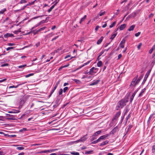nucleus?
I'll use <instances>...</instances> for the list:
<instances>
[{
	"mask_svg": "<svg viewBox=\"0 0 155 155\" xmlns=\"http://www.w3.org/2000/svg\"><path fill=\"white\" fill-rule=\"evenodd\" d=\"M57 3V2H56L54 4V5H52L51 7V8L48 10V12H50L54 8V6H55L56 5Z\"/></svg>",
	"mask_w": 155,
	"mask_h": 155,
	"instance_id": "obj_14",
	"label": "nucleus"
},
{
	"mask_svg": "<svg viewBox=\"0 0 155 155\" xmlns=\"http://www.w3.org/2000/svg\"><path fill=\"white\" fill-rule=\"evenodd\" d=\"M122 57V55L121 54H120L118 55V59H119L120 58Z\"/></svg>",
	"mask_w": 155,
	"mask_h": 155,
	"instance_id": "obj_63",
	"label": "nucleus"
},
{
	"mask_svg": "<svg viewBox=\"0 0 155 155\" xmlns=\"http://www.w3.org/2000/svg\"><path fill=\"white\" fill-rule=\"evenodd\" d=\"M116 22V21L114 22L112 24L110 25L109 26V27L110 28H112L114 27L115 25Z\"/></svg>",
	"mask_w": 155,
	"mask_h": 155,
	"instance_id": "obj_30",
	"label": "nucleus"
},
{
	"mask_svg": "<svg viewBox=\"0 0 155 155\" xmlns=\"http://www.w3.org/2000/svg\"><path fill=\"white\" fill-rule=\"evenodd\" d=\"M118 131V127L117 126L114 127L110 132V134H114L117 132Z\"/></svg>",
	"mask_w": 155,
	"mask_h": 155,
	"instance_id": "obj_4",
	"label": "nucleus"
},
{
	"mask_svg": "<svg viewBox=\"0 0 155 155\" xmlns=\"http://www.w3.org/2000/svg\"><path fill=\"white\" fill-rule=\"evenodd\" d=\"M107 25V23L106 22L105 23V24L104 25H102V27L103 28H104L106 27Z\"/></svg>",
	"mask_w": 155,
	"mask_h": 155,
	"instance_id": "obj_62",
	"label": "nucleus"
},
{
	"mask_svg": "<svg viewBox=\"0 0 155 155\" xmlns=\"http://www.w3.org/2000/svg\"><path fill=\"white\" fill-rule=\"evenodd\" d=\"M41 24H40V23L39 22L36 25H35V26L34 27H34V28H36V27H37L38 26H39V25H41Z\"/></svg>",
	"mask_w": 155,
	"mask_h": 155,
	"instance_id": "obj_56",
	"label": "nucleus"
},
{
	"mask_svg": "<svg viewBox=\"0 0 155 155\" xmlns=\"http://www.w3.org/2000/svg\"><path fill=\"white\" fill-rule=\"evenodd\" d=\"M26 65H27L26 64H24V65H21L19 66L18 67V68H24L26 66Z\"/></svg>",
	"mask_w": 155,
	"mask_h": 155,
	"instance_id": "obj_46",
	"label": "nucleus"
},
{
	"mask_svg": "<svg viewBox=\"0 0 155 155\" xmlns=\"http://www.w3.org/2000/svg\"><path fill=\"white\" fill-rule=\"evenodd\" d=\"M155 46H153V47H152V48L149 50V54H151L152 53L154 49Z\"/></svg>",
	"mask_w": 155,
	"mask_h": 155,
	"instance_id": "obj_33",
	"label": "nucleus"
},
{
	"mask_svg": "<svg viewBox=\"0 0 155 155\" xmlns=\"http://www.w3.org/2000/svg\"><path fill=\"white\" fill-rule=\"evenodd\" d=\"M145 90H146V89L145 88H144L142 90V91H141V92H140V94H139V97H140L143 94V92L145 91Z\"/></svg>",
	"mask_w": 155,
	"mask_h": 155,
	"instance_id": "obj_29",
	"label": "nucleus"
},
{
	"mask_svg": "<svg viewBox=\"0 0 155 155\" xmlns=\"http://www.w3.org/2000/svg\"><path fill=\"white\" fill-rule=\"evenodd\" d=\"M51 150H46L43 151H42L41 152H39V153H46L47 152H49V153L51 152Z\"/></svg>",
	"mask_w": 155,
	"mask_h": 155,
	"instance_id": "obj_22",
	"label": "nucleus"
},
{
	"mask_svg": "<svg viewBox=\"0 0 155 155\" xmlns=\"http://www.w3.org/2000/svg\"><path fill=\"white\" fill-rule=\"evenodd\" d=\"M76 84H80L81 83V81L77 79H74L73 80Z\"/></svg>",
	"mask_w": 155,
	"mask_h": 155,
	"instance_id": "obj_28",
	"label": "nucleus"
},
{
	"mask_svg": "<svg viewBox=\"0 0 155 155\" xmlns=\"http://www.w3.org/2000/svg\"><path fill=\"white\" fill-rule=\"evenodd\" d=\"M27 2V1L25 0H21L20 1V4H23Z\"/></svg>",
	"mask_w": 155,
	"mask_h": 155,
	"instance_id": "obj_45",
	"label": "nucleus"
},
{
	"mask_svg": "<svg viewBox=\"0 0 155 155\" xmlns=\"http://www.w3.org/2000/svg\"><path fill=\"white\" fill-rule=\"evenodd\" d=\"M138 75H137L133 79L130 86H135L136 85L138 84L140 82V80H137L138 78Z\"/></svg>",
	"mask_w": 155,
	"mask_h": 155,
	"instance_id": "obj_2",
	"label": "nucleus"
},
{
	"mask_svg": "<svg viewBox=\"0 0 155 155\" xmlns=\"http://www.w3.org/2000/svg\"><path fill=\"white\" fill-rule=\"evenodd\" d=\"M109 142V141L108 140H106L104 141V142L102 143H101L100 144V146H104L106 144H107Z\"/></svg>",
	"mask_w": 155,
	"mask_h": 155,
	"instance_id": "obj_17",
	"label": "nucleus"
},
{
	"mask_svg": "<svg viewBox=\"0 0 155 155\" xmlns=\"http://www.w3.org/2000/svg\"><path fill=\"white\" fill-rule=\"evenodd\" d=\"M104 38V37L103 36H101L100 38L97 41V45L100 44L101 42H102Z\"/></svg>",
	"mask_w": 155,
	"mask_h": 155,
	"instance_id": "obj_13",
	"label": "nucleus"
},
{
	"mask_svg": "<svg viewBox=\"0 0 155 155\" xmlns=\"http://www.w3.org/2000/svg\"><path fill=\"white\" fill-rule=\"evenodd\" d=\"M53 35V33H51L47 35H46L45 36V38H50V37H52Z\"/></svg>",
	"mask_w": 155,
	"mask_h": 155,
	"instance_id": "obj_31",
	"label": "nucleus"
},
{
	"mask_svg": "<svg viewBox=\"0 0 155 155\" xmlns=\"http://www.w3.org/2000/svg\"><path fill=\"white\" fill-rule=\"evenodd\" d=\"M21 31L20 29H19L18 30L14 31L13 32L16 35L18 34L19 32H21Z\"/></svg>",
	"mask_w": 155,
	"mask_h": 155,
	"instance_id": "obj_23",
	"label": "nucleus"
},
{
	"mask_svg": "<svg viewBox=\"0 0 155 155\" xmlns=\"http://www.w3.org/2000/svg\"><path fill=\"white\" fill-rule=\"evenodd\" d=\"M128 101L126 99H123L117 103V107L118 108H123L126 104Z\"/></svg>",
	"mask_w": 155,
	"mask_h": 155,
	"instance_id": "obj_1",
	"label": "nucleus"
},
{
	"mask_svg": "<svg viewBox=\"0 0 155 155\" xmlns=\"http://www.w3.org/2000/svg\"><path fill=\"white\" fill-rule=\"evenodd\" d=\"M86 17H87L86 15H84V16L81 19V20L79 22V23L80 24H81V23L82 22L84 21L85 20V19L86 18Z\"/></svg>",
	"mask_w": 155,
	"mask_h": 155,
	"instance_id": "obj_19",
	"label": "nucleus"
},
{
	"mask_svg": "<svg viewBox=\"0 0 155 155\" xmlns=\"http://www.w3.org/2000/svg\"><path fill=\"white\" fill-rule=\"evenodd\" d=\"M8 46H12L15 45L14 43H9L8 44Z\"/></svg>",
	"mask_w": 155,
	"mask_h": 155,
	"instance_id": "obj_61",
	"label": "nucleus"
},
{
	"mask_svg": "<svg viewBox=\"0 0 155 155\" xmlns=\"http://www.w3.org/2000/svg\"><path fill=\"white\" fill-rule=\"evenodd\" d=\"M126 40L124 39H123L120 44V46L121 48H124V44Z\"/></svg>",
	"mask_w": 155,
	"mask_h": 155,
	"instance_id": "obj_6",
	"label": "nucleus"
},
{
	"mask_svg": "<svg viewBox=\"0 0 155 155\" xmlns=\"http://www.w3.org/2000/svg\"><path fill=\"white\" fill-rule=\"evenodd\" d=\"M63 90L62 89H60V90L59 91V93H58L59 95H61L63 93Z\"/></svg>",
	"mask_w": 155,
	"mask_h": 155,
	"instance_id": "obj_41",
	"label": "nucleus"
},
{
	"mask_svg": "<svg viewBox=\"0 0 155 155\" xmlns=\"http://www.w3.org/2000/svg\"><path fill=\"white\" fill-rule=\"evenodd\" d=\"M6 80H7V79L5 78L4 79L0 80V83H2V82H3L5 81H6Z\"/></svg>",
	"mask_w": 155,
	"mask_h": 155,
	"instance_id": "obj_60",
	"label": "nucleus"
},
{
	"mask_svg": "<svg viewBox=\"0 0 155 155\" xmlns=\"http://www.w3.org/2000/svg\"><path fill=\"white\" fill-rule=\"evenodd\" d=\"M91 61V60H90V61H87V62H86L85 63H84L83 64V66H84L87 65V64H89L90 62Z\"/></svg>",
	"mask_w": 155,
	"mask_h": 155,
	"instance_id": "obj_44",
	"label": "nucleus"
},
{
	"mask_svg": "<svg viewBox=\"0 0 155 155\" xmlns=\"http://www.w3.org/2000/svg\"><path fill=\"white\" fill-rule=\"evenodd\" d=\"M6 10V8H4L0 11V14H3Z\"/></svg>",
	"mask_w": 155,
	"mask_h": 155,
	"instance_id": "obj_26",
	"label": "nucleus"
},
{
	"mask_svg": "<svg viewBox=\"0 0 155 155\" xmlns=\"http://www.w3.org/2000/svg\"><path fill=\"white\" fill-rule=\"evenodd\" d=\"M117 35V33H114L111 35V37L110 38V39H111V41H112L115 38Z\"/></svg>",
	"mask_w": 155,
	"mask_h": 155,
	"instance_id": "obj_21",
	"label": "nucleus"
},
{
	"mask_svg": "<svg viewBox=\"0 0 155 155\" xmlns=\"http://www.w3.org/2000/svg\"><path fill=\"white\" fill-rule=\"evenodd\" d=\"M134 97V96L133 95H132L131 96V97L130 98V103H131L132 102V101H133Z\"/></svg>",
	"mask_w": 155,
	"mask_h": 155,
	"instance_id": "obj_50",
	"label": "nucleus"
},
{
	"mask_svg": "<svg viewBox=\"0 0 155 155\" xmlns=\"http://www.w3.org/2000/svg\"><path fill=\"white\" fill-rule=\"evenodd\" d=\"M135 27V25H132L130 26L129 28L128 29V30L129 31H131L134 30Z\"/></svg>",
	"mask_w": 155,
	"mask_h": 155,
	"instance_id": "obj_16",
	"label": "nucleus"
},
{
	"mask_svg": "<svg viewBox=\"0 0 155 155\" xmlns=\"http://www.w3.org/2000/svg\"><path fill=\"white\" fill-rule=\"evenodd\" d=\"M105 11H101L99 13V15L100 16H102L105 14Z\"/></svg>",
	"mask_w": 155,
	"mask_h": 155,
	"instance_id": "obj_27",
	"label": "nucleus"
},
{
	"mask_svg": "<svg viewBox=\"0 0 155 155\" xmlns=\"http://www.w3.org/2000/svg\"><path fill=\"white\" fill-rule=\"evenodd\" d=\"M87 134H86L84 136L81 137V139H80V140L81 142H83L85 141L86 139H87Z\"/></svg>",
	"mask_w": 155,
	"mask_h": 155,
	"instance_id": "obj_11",
	"label": "nucleus"
},
{
	"mask_svg": "<svg viewBox=\"0 0 155 155\" xmlns=\"http://www.w3.org/2000/svg\"><path fill=\"white\" fill-rule=\"evenodd\" d=\"M56 87H54V88H53V89H52V90L51 91V94H53L54 92V91L55 90V89H56Z\"/></svg>",
	"mask_w": 155,
	"mask_h": 155,
	"instance_id": "obj_53",
	"label": "nucleus"
},
{
	"mask_svg": "<svg viewBox=\"0 0 155 155\" xmlns=\"http://www.w3.org/2000/svg\"><path fill=\"white\" fill-rule=\"evenodd\" d=\"M17 149L19 150H23L24 149V148L23 147H17Z\"/></svg>",
	"mask_w": 155,
	"mask_h": 155,
	"instance_id": "obj_43",
	"label": "nucleus"
},
{
	"mask_svg": "<svg viewBox=\"0 0 155 155\" xmlns=\"http://www.w3.org/2000/svg\"><path fill=\"white\" fill-rule=\"evenodd\" d=\"M104 53V51H101L99 54L98 57H97V59H98V58H99Z\"/></svg>",
	"mask_w": 155,
	"mask_h": 155,
	"instance_id": "obj_49",
	"label": "nucleus"
},
{
	"mask_svg": "<svg viewBox=\"0 0 155 155\" xmlns=\"http://www.w3.org/2000/svg\"><path fill=\"white\" fill-rule=\"evenodd\" d=\"M102 64V62L101 61H99L97 63V65L98 67H101Z\"/></svg>",
	"mask_w": 155,
	"mask_h": 155,
	"instance_id": "obj_24",
	"label": "nucleus"
},
{
	"mask_svg": "<svg viewBox=\"0 0 155 155\" xmlns=\"http://www.w3.org/2000/svg\"><path fill=\"white\" fill-rule=\"evenodd\" d=\"M141 32H138V33L135 34V35L136 37H137L140 34Z\"/></svg>",
	"mask_w": 155,
	"mask_h": 155,
	"instance_id": "obj_42",
	"label": "nucleus"
},
{
	"mask_svg": "<svg viewBox=\"0 0 155 155\" xmlns=\"http://www.w3.org/2000/svg\"><path fill=\"white\" fill-rule=\"evenodd\" d=\"M120 113H121L120 111H119L117 112L115 114V117L113 119V120H114L118 118L120 115Z\"/></svg>",
	"mask_w": 155,
	"mask_h": 155,
	"instance_id": "obj_12",
	"label": "nucleus"
},
{
	"mask_svg": "<svg viewBox=\"0 0 155 155\" xmlns=\"http://www.w3.org/2000/svg\"><path fill=\"white\" fill-rule=\"evenodd\" d=\"M150 71H151V70H149L146 73V74L145 75V76L144 78L143 82H144V83L146 81L147 77H148V76L149 75L150 73Z\"/></svg>",
	"mask_w": 155,
	"mask_h": 155,
	"instance_id": "obj_5",
	"label": "nucleus"
},
{
	"mask_svg": "<svg viewBox=\"0 0 155 155\" xmlns=\"http://www.w3.org/2000/svg\"><path fill=\"white\" fill-rule=\"evenodd\" d=\"M93 152V150H91L90 151H85V154H89L92 153Z\"/></svg>",
	"mask_w": 155,
	"mask_h": 155,
	"instance_id": "obj_20",
	"label": "nucleus"
},
{
	"mask_svg": "<svg viewBox=\"0 0 155 155\" xmlns=\"http://www.w3.org/2000/svg\"><path fill=\"white\" fill-rule=\"evenodd\" d=\"M34 75L33 73H31L28 74H27L25 76L26 78H28L31 76H33Z\"/></svg>",
	"mask_w": 155,
	"mask_h": 155,
	"instance_id": "obj_37",
	"label": "nucleus"
},
{
	"mask_svg": "<svg viewBox=\"0 0 155 155\" xmlns=\"http://www.w3.org/2000/svg\"><path fill=\"white\" fill-rule=\"evenodd\" d=\"M126 25L125 24H123L122 25H121L120 27V30H123L124 28H125L126 27Z\"/></svg>",
	"mask_w": 155,
	"mask_h": 155,
	"instance_id": "obj_15",
	"label": "nucleus"
},
{
	"mask_svg": "<svg viewBox=\"0 0 155 155\" xmlns=\"http://www.w3.org/2000/svg\"><path fill=\"white\" fill-rule=\"evenodd\" d=\"M138 88H137V89H136L134 92L133 94L132 95L133 96H135V94L137 93V92H138Z\"/></svg>",
	"mask_w": 155,
	"mask_h": 155,
	"instance_id": "obj_38",
	"label": "nucleus"
},
{
	"mask_svg": "<svg viewBox=\"0 0 155 155\" xmlns=\"http://www.w3.org/2000/svg\"><path fill=\"white\" fill-rule=\"evenodd\" d=\"M98 70V68H95L94 67H93L90 69L89 72V74H94L96 73Z\"/></svg>",
	"mask_w": 155,
	"mask_h": 155,
	"instance_id": "obj_3",
	"label": "nucleus"
},
{
	"mask_svg": "<svg viewBox=\"0 0 155 155\" xmlns=\"http://www.w3.org/2000/svg\"><path fill=\"white\" fill-rule=\"evenodd\" d=\"M109 136V134H107L101 136L99 138L100 140H104L106 139V138L107 137Z\"/></svg>",
	"mask_w": 155,
	"mask_h": 155,
	"instance_id": "obj_9",
	"label": "nucleus"
},
{
	"mask_svg": "<svg viewBox=\"0 0 155 155\" xmlns=\"http://www.w3.org/2000/svg\"><path fill=\"white\" fill-rule=\"evenodd\" d=\"M8 64L7 63H5L3 64H2L1 65V67H4L5 66H8Z\"/></svg>",
	"mask_w": 155,
	"mask_h": 155,
	"instance_id": "obj_48",
	"label": "nucleus"
},
{
	"mask_svg": "<svg viewBox=\"0 0 155 155\" xmlns=\"http://www.w3.org/2000/svg\"><path fill=\"white\" fill-rule=\"evenodd\" d=\"M32 31H33V34H34V35H36V34H37L38 32H39V31H38V30H37L36 31H34V30H32Z\"/></svg>",
	"mask_w": 155,
	"mask_h": 155,
	"instance_id": "obj_57",
	"label": "nucleus"
},
{
	"mask_svg": "<svg viewBox=\"0 0 155 155\" xmlns=\"http://www.w3.org/2000/svg\"><path fill=\"white\" fill-rule=\"evenodd\" d=\"M18 87V86L17 85V86H14V85H12L10 86L9 87V88H16Z\"/></svg>",
	"mask_w": 155,
	"mask_h": 155,
	"instance_id": "obj_40",
	"label": "nucleus"
},
{
	"mask_svg": "<svg viewBox=\"0 0 155 155\" xmlns=\"http://www.w3.org/2000/svg\"><path fill=\"white\" fill-rule=\"evenodd\" d=\"M71 154L74 155H79V153L78 152H73L71 153Z\"/></svg>",
	"mask_w": 155,
	"mask_h": 155,
	"instance_id": "obj_35",
	"label": "nucleus"
},
{
	"mask_svg": "<svg viewBox=\"0 0 155 155\" xmlns=\"http://www.w3.org/2000/svg\"><path fill=\"white\" fill-rule=\"evenodd\" d=\"M38 2L37 0H35V1H34L33 2H30L31 4V5H33L35 2Z\"/></svg>",
	"mask_w": 155,
	"mask_h": 155,
	"instance_id": "obj_52",
	"label": "nucleus"
},
{
	"mask_svg": "<svg viewBox=\"0 0 155 155\" xmlns=\"http://www.w3.org/2000/svg\"><path fill=\"white\" fill-rule=\"evenodd\" d=\"M152 151L153 153H155V145L152 146Z\"/></svg>",
	"mask_w": 155,
	"mask_h": 155,
	"instance_id": "obj_36",
	"label": "nucleus"
},
{
	"mask_svg": "<svg viewBox=\"0 0 155 155\" xmlns=\"http://www.w3.org/2000/svg\"><path fill=\"white\" fill-rule=\"evenodd\" d=\"M68 87H64L63 89V92H65L66 91L68 90Z\"/></svg>",
	"mask_w": 155,
	"mask_h": 155,
	"instance_id": "obj_47",
	"label": "nucleus"
},
{
	"mask_svg": "<svg viewBox=\"0 0 155 155\" xmlns=\"http://www.w3.org/2000/svg\"><path fill=\"white\" fill-rule=\"evenodd\" d=\"M100 141V140L99 138L97 140H96L95 141H94L93 142H91V143H92V144H95V143H97L99 142Z\"/></svg>",
	"mask_w": 155,
	"mask_h": 155,
	"instance_id": "obj_32",
	"label": "nucleus"
},
{
	"mask_svg": "<svg viewBox=\"0 0 155 155\" xmlns=\"http://www.w3.org/2000/svg\"><path fill=\"white\" fill-rule=\"evenodd\" d=\"M4 154L5 153L3 152L0 151V155H4Z\"/></svg>",
	"mask_w": 155,
	"mask_h": 155,
	"instance_id": "obj_64",
	"label": "nucleus"
},
{
	"mask_svg": "<svg viewBox=\"0 0 155 155\" xmlns=\"http://www.w3.org/2000/svg\"><path fill=\"white\" fill-rule=\"evenodd\" d=\"M27 130H28L26 128H24L22 129H20L19 130V132H20L21 133V132H24L26 131Z\"/></svg>",
	"mask_w": 155,
	"mask_h": 155,
	"instance_id": "obj_25",
	"label": "nucleus"
},
{
	"mask_svg": "<svg viewBox=\"0 0 155 155\" xmlns=\"http://www.w3.org/2000/svg\"><path fill=\"white\" fill-rule=\"evenodd\" d=\"M99 28H100V27L99 26H98V25L95 28V31H97Z\"/></svg>",
	"mask_w": 155,
	"mask_h": 155,
	"instance_id": "obj_58",
	"label": "nucleus"
},
{
	"mask_svg": "<svg viewBox=\"0 0 155 155\" xmlns=\"http://www.w3.org/2000/svg\"><path fill=\"white\" fill-rule=\"evenodd\" d=\"M34 28V27H32V28H31V31H30L29 32H28L26 34V35H29V34H31V32H33V31H32V30H33Z\"/></svg>",
	"mask_w": 155,
	"mask_h": 155,
	"instance_id": "obj_39",
	"label": "nucleus"
},
{
	"mask_svg": "<svg viewBox=\"0 0 155 155\" xmlns=\"http://www.w3.org/2000/svg\"><path fill=\"white\" fill-rule=\"evenodd\" d=\"M14 48L13 47H9L7 48L6 50L7 51H9V50L10 49H13Z\"/></svg>",
	"mask_w": 155,
	"mask_h": 155,
	"instance_id": "obj_55",
	"label": "nucleus"
},
{
	"mask_svg": "<svg viewBox=\"0 0 155 155\" xmlns=\"http://www.w3.org/2000/svg\"><path fill=\"white\" fill-rule=\"evenodd\" d=\"M100 80H94L93 82L90 84V86H93L97 84L99 82Z\"/></svg>",
	"mask_w": 155,
	"mask_h": 155,
	"instance_id": "obj_7",
	"label": "nucleus"
},
{
	"mask_svg": "<svg viewBox=\"0 0 155 155\" xmlns=\"http://www.w3.org/2000/svg\"><path fill=\"white\" fill-rule=\"evenodd\" d=\"M141 45H142L141 43H140L139 44V45H138V46L137 47V48L138 49V50H140V48L141 47Z\"/></svg>",
	"mask_w": 155,
	"mask_h": 155,
	"instance_id": "obj_54",
	"label": "nucleus"
},
{
	"mask_svg": "<svg viewBox=\"0 0 155 155\" xmlns=\"http://www.w3.org/2000/svg\"><path fill=\"white\" fill-rule=\"evenodd\" d=\"M19 112H20V111L19 110H15L13 111V113L16 114V113H19Z\"/></svg>",
	"mask_w": 155,
	"mask_h": 155,
	"instance_id": "obj_51",
	"label": "nucleus"
},
{
	"mask_svg": "<svg viewBox=\"0 0 155 155\" xmlns=\"http://www.w3.org/2000/svg\"><path fill=\"white\" fill-rule=\"evenodd\" d=\"M46 28V27L44 26V27H42V28H41L40 29H39L38 30V31H39V32H40V31H42L44 30Z\"/></svg>",
	"mask_w": 155,
	"mask_h": 155,
	"instance_id": "obj_34",
	"label": "nucleus"
},
{
	"mask_svg": "<svg viewBox=\"0 0 155 155\" xmlns=\"http://www.w3.org/2000/svg\"><path fill=\"white\" fill-rule=\"evenodd\" d=\"M101 132V130H98L96 132L93 134V136H97L99 134H100Z\"/></svg>",
	"mask_w": 155,
	"mask_h": 155,
	"instance_id": "obj_18",
	"label": "nucleus"
},
{
	"mask_svg": "<svg viewBox=\"0 0 155 155\" xmlns=\"http://www.w3.org/2000/svg\"><path fill=\"white\" fill-rule=\"evenodd\" d=\"M39 45H40V42H38L35 44V45L37 47H38L39 46Z\"/></svg>",
	"mask_w": 155,
	"mask_h": 155,
	"instance_id": "obj_59",
	"label": "nucleus"
},
{
	"mask_svg": "<svg viewBox=\"0 0 155 155\" xmlns=\"http://www.w3.org/2000/svg\"><path fill=\"white\" fill-rule=\"evenodd\" d=\"M4 37L5 38H8V37H13L14 35L12 34H9L7 33L4 35Z\"/></svg>",
	"mask_w": 155,
	"mask_h": 155,
	"instance_id": "obj_8",
	"label": "nucleus"
},
{
	"mask_svg": "<svg viewBox=\"0 0 155 155\" xmlns=\"http://www.w3.org/2000/svg\"><path fill=\"white\" fill-rule=\"evenodd\" d=\"M25 102V101L24 99H21L19 103V105L20 106L22 107Z\"/></svg>",
	"mask_w": 155,
	"mask_h": 155,
	"instance_id": "obj_10",
	"label": "nucleus"
}]
</instances>
